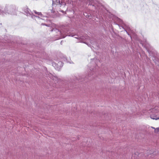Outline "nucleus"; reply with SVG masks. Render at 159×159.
I'll use <instances>...</instances> for the list:
<instances>
[{
	"label": "nucleus",
	"mask_w": 159,
	"mask_h": 159,
	"mask_svg": "<svg viewBox=\"0 0 159 159\" xmlns=\"http://www.w3.org/2000/svg\"><path fill=\"white\" fill-rule=\"evenodd\" d=\"M52 31H55L57 33V35L59 36V39L64 38L66 36V32L64 30L61 29L57 26H56L55 28L51 30Z\"/></svg>",
	"instance_id": "obj_1"
},
{
	"label": "nucleus",
	"mask_w": 159,
	"mask_h": 159,
	"mask_svg": "<svg viewBox=\"0 0 159 159\" xmlns=\"http://www.w3.org/2000/svg\"><path fill=\"white\" fill-rule=\"evenodd\" d=\"M14 9L11 6H7L5 7L4 11L0 9V14L4 15V14H12Z\"/></svg>",
	"instance_id": "obj_2"
},
{
	"label": "nucleus",
	"mask_w": 159,
	"mask_h": 159,
	"mask_svg": "<svg viewBox=\"0 0 159 159\" xmlns=\"http://www.w3.org/2000/svg\"><path fill=\"white\" fill-rule=\"evenodd\" d=\"M75 38L79 39H82L83 40H86V42H83V43H86L89 46H90V44L89 43V41L91 44H93V41L92 40L90 39L89 38V37H88L87 36H86L85 37H79L78 36H77V37H75Z\"/></svg>",
	"instance_id": "obj_3"
},
{
	"label": "nucleus",
	"mask_w": 159,
	"mask_h": 159,
	"mask_svg": "<svg viewBox=\"0 0 159 159\" xmlns=\"http://www.w3.org/2000/svg\"><path fill=\"white\" fill-rule=\"evenodd\" d=\"M62 3V6L63 7L66 5H67L70 8H72L73 7V2L71 0H64L61 1Z\"/></svg>",
	"instance_id": "obj_4"
},
{
	"label": "nucleus",
	"mask_w": 159,
	"mask_h": 159,
	"mask_svg": "<svg viewBox=\"0 0 159 159\" xmlns=\"http://www.w3.org/2000/svg\"><path fill=\"white\" fill-rule=\"evenodd\" d=\"M52 64V66L58 70H59L63 66V63L61 61H59L57 63L56 62H53Z\"/></svg>",
	"instance_id": "obj_5"
},
{
	"label": "nucleus",
	"mask_w": 159,
	"mask_h": 159,
	"mask_svg": "<svg viewBox=\"0 0 159 159\" xmlns=\"http://www.w3.org/2000/svg\"><path fill=\"white\" fill-rule=\"evenodd\" d=\"M62 6V3L60 2V0H52V6L53 8L54 7H61Z\"/></svg>",
	"instance_id": "obj_6"
},
{
	"label": "nucleus",
	"mask_w": 159,
	"mask_h": 159,
	"mask_svg": "<svg viewBox=\"0 0 159 159\" xmlns=\"http://www.w3.org/2000/svg\"><path fill=\"white\" fill-rule=\"evenodd\" d=\"M34 16L33 18H35V19L36 21H37L38 22L41 23L42 25H46V26H48V25H46L45 24H43V23L44 22V21L45 20H44V19L41 18V17H39V16Z\"/></svg>",
	"instance_id": "obj_7"
},
{
	"label": "nucleus",
	"mask_w": 159,
	"mask_h": 159,
	"mask_svg": "<svg viewBox=\"0 0 159 159\" xmlns=\"http://www.w3.org/2000/svg\"><path fill=\"white\" fill-rule=\"evenodd\" d=\"M48 76L51 79L54 80L55 82H58L59 81V79L56 75H53L51 74L50 73L48 74Z\"/></svg>",
	"instance_id": "obj_8"
},
{
	"label": "nucleus",
	"mask_w": 159,
	"mask_h": 159,
	"mask_svg": "<svg viewBox=\"0 0 159 159\" xmlns=\"http://www.w3.org/2000/svg\"><path fill=\"white\" fill-rule=\"evenodd\" d=\"M24 11L27 14L28 16H31L32 18H34V16H32L31 11L27 7H25L24 8Z\"/></svg>",
	"instance_id": "obj_9"
},
{
	"label": "nucleus",
	"mask_w": 159,
	"mask_h": 159,
	"mask_svg": "<svg viewBox=\"0 0 159 159\" xmlns=\"http://www.w3.org/2000/svg\"><path fill=\"white\" fill-rule=\"evenodd\" d=\"M158 107H156L154 108L151 109V110L149 111L148 113H150V112H151L152 113H157L159 111V110H158Z\"/></svg>",
	"instance_id": "obj_10"
},
{
	"label": "nucleus",
	"mask_w": 159,
	"mask_h": 159,
	"mask_svg": "<svg viewBox=\"0 0 159 159\" xmlns=\"http://www.w3.org/2000/svg\"><path fill=\"white\" fill-rule=\"evenodd\" d=\"M34 13L38 15L39 16H40L41 17H46H46L44 16L40 12H37L36 11H34Z\"/></svg>",
	"instance_id": "obj_11"
},
{
	"label": "nucleus",
	"mask_w": 159,
	"mask_h": 159,
	"mask_svg": "<svg viewBox=\"0 0 159 159\" xmlns=\"http://www.w3.org/2000/svg\"><path fill=\"white\" fill-rule=\"evenodd\" d=\"M155 132L156 133H157L158 132H159V127L155 129Z\"/></svg>",
	"instance_id": "obj_12"
},
{
	"label": "nucleus",
	"mask_w": 159,
	"mask_h": 159,
	"mask_svg": "<svg viewBox=\"0 0 159 159\" xmlns=\"http://www.w3.org/2000/svg\"><path fill=\"white\" fill-rule=\"evenodd\" d=\"M136 156H134V157H135L136 158H137V157H138L139 156V154L138 152H134Z\"/></svg>",
	"instance_id": "obj_13"
},
{
	"label": "nucleus",
	"mask_w": 159,
	"mask_h": 159,
	"mask_svg": "<svg viewBox=\"0 0 159 159\" xmlns=\"http://www.w3.org/2000/svg\"><path fill=\"white\" fill-rule=\"evenodd\" d=\"M150 117L151 118V119H153V120H157L158 119H159V118H153L152 117V116H150Z\"/></svg>",
	"instance_id": "obj_14"
},
{
	"label": "nucleus",
	"mask_w": 159,
	"mask_h": 159,
	"mask_svg": "<svg viewBox=\"0 0 159 159\" xmlns=\"http://www.w3.org/2000/svg\"><path fill=\"white\" fill-rule=\"evenodd\" d=\"M141 44H142L143 46H144V47L145 46V45H146L147 44L146 43H141Z\"/></svg>",
	"instance_id": "obj_15"
},
{
	"label": "nucleus",
	"mask_w": 159,
	"mask_h": 159,
	"mask_svg": "<svg viewBox=\"0 0 159 159\" xmlns=\"http://www.w3.org/2000/svg\"><path fill=\"white\" fill-rule=\"evenodd\" d=\"M87 1L90 2H92V1L91 0H87Z\"/></svg>",
	"instance_id": "obj_16"
},
{
	"label": "nucleus",
	"mask_w": 159,
	"mask_h": 159,
	"mask_svg": "<svg viewBox=\"0 0 159 159\" xmlns=\"http://www.w3.org/2000/svg\"><path fill=\"white\" fill-rule=\"evenodd\" d=\"M93 6H94V7H96L95 5H94V4H93Z\"/></svg>",
	"instance_id": "obj_17"
},
{
	"label": "nucleus",
	"mask_w": 159,
	"mask_h": 159,
	"mask_svg": "<svg viewBox=\"0 0 159 159\" xmlns=\"http://www.w3.org/2000/svg\"><path fill=\"white\" fill-rule=\"evenodd\" d=\"M92 2H91V4H90V5H92Z\"/></svg>",
	"instance_id": "obj_18"
},
{
	"label": "nucleus",
	"mask_w": 159,
	"mask_h": 159,
	"mask_svg": "<svg viewBox=\"0 0 159 159\" xmlns=\"http://www.w3.org/2000/svg\"><path fill=\"white\" fill-rule=\"evenodd\" d=\"M152 128L153 129H155V128L153 127H152Z\"/></svg>",
	"instance_id": "obj_19"
},
{
	"label": "nucleus",
	"mask_w": 159,
	"mask_h": 159,
	"mask_svg": "<svg viewBox=\"0 0 159 159\" xmlns=\"http://www.w3.org/2000/svg\"><path fill=\"white\" fill-rule=\"evenodd\" d=\"M132 156H133V154H132Z\"/></svg>",
	"instance_id": "obj_20"
}]
</instances>
